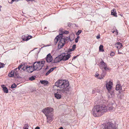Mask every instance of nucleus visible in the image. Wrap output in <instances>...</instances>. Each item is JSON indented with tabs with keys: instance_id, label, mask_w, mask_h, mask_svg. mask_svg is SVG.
Here are the masks:
<instances>
[{
	"instance_id": "nucleus-52",
	"label": "nucleus",
	"mask_w": 129,
	"mask_h": 129,
	"mask_svg": "<svg viewBox=\"0 0 129 129\" xmlns=\"http://www.w3.org/2000/svg\"><path fill=\"white\" fill-rule=\"evenodd\" d=\"M27 1H34V0H26Z\"/></svg>"
},
{
	"instance_id": "nucleus-16",
	"label": "nucleus",
	"mask_w": 129,
	"mask_h": 129,
	"mask_svg": "<svg viewBox=\"0 0 129 129\" xmlns=\"http://www.w3.org/2000/svg\"><path fill=\"white\" fill-rule=\"evenodd\" d=\"M59 93V92L57 91V92L55 93L54 94L55 97L58 99H60L62 96Z\"/></svg>"
},
{
	"instance_id": "nucleus-10",
	"label": "nucleus",
	"mask_w": 129,
	"mask_h": 129,
	"mask_svg": "<svg viewBox=\"0 0 129 129\" xmlns=\"http://www.w3.org/2000/svg\"><path fill=\"white\" fill-rule=\"evenodd\" d=\"M46 61L48 63L52 62L53 57L50 53H49L47 55L46 58Z\"/></svg>"
},
{
	"instance_id": "nucleus-31",
	"label": "nucleus",
	"mask_w": 129,
	"mask_h": 129,
	"mask_svg": "<svg viewBox=\"0 0 129 129\" xmlns=\"http://www.w3.org/2000/svg\"><path fill=\"white\" fill-rule=\"evenodd\" d=\"M26 36L24 35H23L22 36V38L23 41H26Z\"/></svg>"
},
{
	"instance_id": "nucleus-8",
	"label": "nucleus",
	"mask_w": 129,
	"mask_h": 129,
	"mask_svg": "<svg viewBox=\"0 0 129 129\" xmlns=\"http://www.w3.org/2000/svg\"><path fill=\"white\" fill-rule=\"evenodd\" d=\"M60 56L62 60L66 61L70 57L71 55L70 54H67L65 53H63L60 54Z\"/></svg>"
},
{
	"instance_id": "nucleus-26",
	"label": "nucleus",
	"mask_w": 129,
	"mask_h": 129,
	"mask_svg": "<svg viewBox=\"0 0 129 129\" xmlns=\"http://www.w3.org/2000/svg\"><path fill=\"white\" fill-rule=\"evenodd\" d=\"M9 76L11 77H13L14 76V73H13V71H11V73L9 74Z\"/></svg>"
},
{
	"instance_id": "nucleus-54",
	"label": "nucleus",
	"mask_w": 129,
	"mask_h": 129,
	"mask_svg": "<svg viewBox=\"0 0 129 129\" xmlns=\"http://www.w3.org/2000/svg\"><path fill=\"white\" fill-rule=\"evenodd\" d=\"M59 129H63L62 127H60Z\"/></svg>"
},
{
	"instance_id": "nucleus-44",
	"label": "nucleus",
	"mask_w": 129,
	"mask_h": 129,
	"mask_svg": "<svg viewBox=\"0 0 129 129\" xmlns=\"http://www.w3.org/2000/svg\"><path fill=\"white\" fill-rule=\"evenodd\" d=\"M59 31L61 32L62 33H63V32H64V31H63L62 29V28H60V29Z\"/></svg>"
},
{
	"instance_id": "nucleus-55",
	"label": "nucleus",
	"mask_w": 129,
	"mask_h": 129,
	"mask_svg": "<svg viewBox=\"0 0 129 129\" xmlns=\"http://www.w3.org/2000/svg\"><path fill=\"white\" fill-rule=\"evenodd\" d=\"M3 66H1L0 65V68H3Z\"/></svg>"
},
{
	"instance_id": "nucleus-45",
	"label": "nucleus",
	"mask_w": 129,
	"mask_h": 129,
	"mask_svg": "<svg viewBox=\"0 0 129 129\" xmlns=\"http://www.w3.org/2000/svg\"><path fill=\"white\" fill-rule=\"evenodd\" d=\"M78 56V55H77V56H74L73 58V59H72V60H73L74 59H75L76 58V57H77V56Z\"/></svg>"
},
{
	"instance_id": "nucleus-5",
	"label": "nucleus",
	"mask_w": 129,
	"mask_h": 129,
	"mask_svg": "<svg viewBox=\"0 0 129 129\" xmlns=\"http://www.w3.org/2000/svg\"><path fill=\"white\" fill-rule=\"evenodd\" d=\"M99 66L101 69H104L106 71L110 70L111 69L110 68L107 67V64L102 60L100 62Z\"/></svg>"
},
{
	"instance_id": "nucleus-27",
	"label": "nucleus",
	"mask_w": 129,
	"mask_h": 129,
	"mask_svg": "<svg viewBox=\"0 0 129 129\" xmlns=\"http://www.w3.org/2000/svg\"><path fill=\"white\" fill-rule=\"evenodd\" d=\"M35 76H32L29 78V80L31 81L35 79Z\"/></svg>"
},
{
	"instance_id": "nucleus-14",
	"label": "nucleus",
	"mask_w": 129,
	"mask_h": 129,
	"mask_svg": "<svg viewBox=\"0 0 129 129\" xmlns=\"http://www.w3.org/2000/svg\"><path fill=\"white\" fill-rule=\"evenodd\" d=\"M17 70V68H16L14 69V70H13V72L14 73V75H15V77L16 78H18L19 77Z\"/></svg>"
},
{
	"instance_id": "nucleus-25",
	"label": "nucleus",
	"mask_w": 129,
	"mask_h": 129,
	"mask_svg": "<svg viewBox=\"0 0 129 129\" xmlns=\"http://www.w3.org/2000/svg\"><path fill=\"white\" fill-rule=\"evenodd\" d=\"M99 50L103 52L104 51V50L103 49V46L102 45H100L99 47Z\"/></svg>"
},
{
	"instance_id": "nucleus-48",
	"label": "nucleus",
	"mask_w": 129,
	"mask_h": 129,
	"mask_svg": "<svg viewBox=\"0 0 129 129\" xmlns=\"http://www.w3.org/2000/svg\"><path fill=\"white\" fill-rule=\"evenodd\" d=\"M0 65L1 66H3L4 67V64L3 63H1L0 62Z\"/></svg>"
},
{
	"instance_id": "nucleus-7",
	"label": "nucleus",
	"mask_w": 129,
	"mask_h": 129,
	"mask_svg": "<svg viewBox=\"0 0 129 129\" xmlns=\"http://www.w3.org/2000/svg\"><path fill=\"white\" fill-rule=\"evenodd\" d=\"M66 43L65 39L62 38L59 41L58 46V49L59 50Z\"/></svg>"
},
{
	"instance_id": "nucleus-39",
	"label": "nucleus",
	"mask_w": 129,
	"mask_h": 129,
	"mask_svg": "<svg viewBox=\"0 0 129 129\" xmlns=\"http://www.w3.org/2000/svg\"><path fill=\"white\" fill-rule=\"evenodd\" d=\"M103 78V77L102 76H99L98 77V79H101Z\"/></svg>"
},
{
	"instance_id": "nucleus-3",
	"label": "nucleus",
	"mask_w": 129,
	"mask_h": 129,
	"mask_svg": "<svg viewBox=\"0 0 129 129\" xmlns=\"http://www.w3.org/2000/svg\"><path fill=\"white\" fill-rule=\"evenodd\" d=\"M45 61H37L34 62L33 66L35 70H39L41 69L45 63Z\"/></svg>"
},
{
	"instance_id": "nucleus-47",
	"label": "nucleus",
	"mask_w": 129,
	"mask_h": 129,
	"mask_svg": "<svg viewBox=\"0 0 129 129\" xmlns=\"http://www.w3.org/2000/svg\"><path fill=\"white\" fill-rule=\"evenodd\" d=\"M35 129H40V127L38 126H37L36 127Z\"/></svg>"
},
{
	"instance_id": "nucleus-42",
	"label": "nucleus",
	"mask_w": 129,
	"mask_h": 129,
	"mask_svg": "<svg viewBox=\"0 0 129 129\" xmlns=\"http://www.w3.org/2000/svg\"><path fill=\"white\" fill-rule=\"evenodd\" d=\"M96 38L97 39H100V35H98L96 37Z\"/></svg>"
},
{
	"instance_id": "nucleus-43",
	"label": "nucleus",
	"mask_w": 129,
	"mask_h": 129,
	"mask_svg": "<svg viewBox=\"0 0 129 129\" xmlns=\"http://www.w3.org/2000/svg\"><path fill=\"white\" fill-rule=\"evenodd\" d=\"M71 25V23H69L68 24V26L69 27H70Z\"/></svg>"
},
{
	"instance_id": "nucleus-37",
	"label": "nucleus",
	"mask_w": 129,
	"mask_h": 129,
	"mask_svg": "<svg viewBox=\"0 0 129 129\" xmlns=\"http://www.w3.org/2000/svg\"><path fill=\"white\" fill-rule=\"evenodd\" d=\"M69 32L68 31L65 30L63 32V34H67L69 33Z\"/></svg>"
},
{
	"instance_id": "nucleus-17",
	"label": "nucleus",
	"mask_w": 129,
	"mask_h": 129,
	"mask_svg": "<svg viewBox=\"0 0 129 129\" xmlns=\"http://www.w3.org/2000/svg\"><path fill=\"white\" fill-rule=\"evenodd\" d=\"M46 116L47 117V122L50 123L53 120L51 116L50 115Z\"/></svg>"
},
{
	"instance_id": "nucleus-32",
	"label": "nucleus",
	"mask_w": 129,
	"mask_h": 129,
	"mask_svg": "<svg viewBox=\"0 0 129 129\" xmlns=\"http://www.w3.org/2000/svg\"><path fill=\"white\" fill-rule=\"evenodd\" d=\"M74 50H73L72 48L69 49L68 50V54H70L71 53H70V52L73 51Z\"/></svg>"
},
{
	"instance_id": "nucleus-20",
	"label": "nucleus",
	"mask_w": 129,
	"mask_h": 129,
	"mask_svg": "<svg viewBox=\"0 0 129 129\" xmlns=\"http://www.w3.org/2000/svg\"><path fill=\"white\" fill-rule=\"evenodd\" d=\"M111 14L112 15H113L115 17H117V13L116 11V10L114 9L111 10Z\"/></svg>"
},
{
	"instance_id": "nucleus-13",
	"label": "nucleus",
	"mask_w": 129,
	"mask_h": 129,
	"mask_svg": "<svg viewBox=\"0 0 129 129\" xmlns=\"http://www.w3.org/2000/svg\"><path fill=\"white\" fill-rule=\"evenodd\" d=\"M27 67V69L26 71H27L29 73H31L33 71H35V70L33 66H28Z\"/></svg>"
},
{
	"instance_id": "nucleus-49",
	"label": "nucleus",
	"mask_w": 129,
	"mask_h": 129,
	"mask_svg": "<svg viewBox=\"0 0 129 129\" xmlns=\"http://www.w3.org/2000/svg\"><path fill=\"white\" fill-rule=\"evenodd\" d=\"M2 88H4L5 87H6V86H5V85H2Z\"/></svg>"
},
{
	"instance_id": "nucleus-23",
	"label": "nucleus",
	"mask_w": 129,
	"mask_h": 129,
	"mask_svg": "<svg viewBox=\"0 0 129 129\" xmlns=\"http://www.w3.org/2000/svg\"><path fill=\"white\" fill-rule=\"evenodd\" d=\"M109 91L110 93L112 96H113L115 95V92L112 89H111L109 90Z\"/></svg>"
},
{
	"instance_id": "nucleus-51",
	"label": "nucleus",
	"mask_w": 129,
	"mask_h": 129,
	"mask_svg": "<svg viewBox=\"0 0 129 129\" xmlns=\"http://www.w3.org/2000/svg\"><path fill=\"white\" fill-rule=\"evenodd\" d=\"M99 75L98 74H96L95 75V77H98V76Z\"/></svg>"
},
{
	"instance_id": "nucleus-35",
	"label": "nucleus",
	"mask_w": 129,
	"mask_h": 129,
	"mask_svg": "<svg viewBox=\"0 0 129 129\" xmlns=\"http://www.w3.org/2000/svg\"><path fill=\"white\" fill-rule=\"evenodd\" d=\"M28 126L27 125L25 124L23 129H28Z\"/></svg>"
},
{
	"instance_id": "nucleus-1",
	"label": "nucleus",
	"mask_w": 129,
	"mask_h": 129,
	"mask_svg": "<svg viewBox=\"0 0 129 129\" xmlns=\"http://www.w3.org/2000/svg\"><path fill=\"white\" fill-rule=\"evenodd\" d=\"M55 85L61 89L57 90L60 93H63L66 95L71 93V89L69 86V84L68 80H58L55 83Z\"/></svg>"
},
{
	"instance_id": "nucleus-33",
	"label": "nucleus",
	"mask_w": 129,
	"mask_h": 129,
	"mask_svg": "<svg viewBox=\"0 0 129 129\" xmlns=\"http://www.w3.org/2000/svg\"><path fill=\"white\" fill-rule=\"evenodd\" d=\"M82 32V30H79L76 33V34L77 35H79Z\"/></svg>"
},
{
	"instance_id": "nucleus-56",
	"label": "nucleus",
	"mask_w": 129,
	"mask_h": 129,
	"mask_svg": "<svg viewBox=\"0 0 129 129\" xmlns=\"http://www.w3.org/2000/svg\"><path fill=\"white\" fill-rule=\"evenodd\" d=\"M103 73H104V74H103L104 75H105L106 74V72H103Z\"/></svg>"
},
{
	"instance_id": "nucleus-12",
	"label": "nucleus",
	"mask_w": 129,
	"mask_h": 129,
	"mask_svg": "<svg viewBox=\"0 0 129 129\" xmlns=\"http://www.w3.org/2000/svg\"><path fill=\"white\" fill-rule=\"evenodd\" d=\"M60 55L56 57L54 60L52 61V63H56L62 60V59L60 57H61Z\"/></svg>"
},
{
	"instance_id": "nucleus-22",
	"label": "nucleus",
	"mask_w": 129,
	"mask_h": 129,
	"mask_svg": "<svg viewBox=\"0 0 129 129\" xmlns=\"http://www.w3.org/2000/svg\"><path fill=\"white\" fill-rule=\"evenodd\" d=\"M28 65H25V63L24 64V66L21 69L23 70L24 71H27V69Z\"/></svg>"
},
{
	"instance_id": "nucleus-11",
	"label": "nucleus",
	"mask_w": 129,
	"mask_h": 129,
	"mask_svg": "<svg viewBox=\"0 0 129 129\" xmlns=\"http://www.w3.org/2000/svg\"><path fill=\"white\" fill-rule=\"evenodd\" d=\"M112 83L111 81H110L109 82L107 83L106 87L107 89L109 91V90L112 89Z\"/></svg>"
},
{
	"instance_id": "nucleus-53",
	"label": "nucleus",
	"mask_w": 129,
	"mask_h": 129,
	"mask_svg": "<svg viewBox=\"0 0 129 129\" xmlns=\"http://www.w3.org/2000/svg\"><path fill=\"white\" fill-rule=\"evenodd\" d=\"M95 91L94 90H93L92 92V93H95Z\"/></svg>"
},
{
	"instance_id": "nucleus-6",
	"label": "nucleus",
	"mask_w": 129,
	"mask_h": 129,
	"mask_svg": "<svg viewBox=\"0 0 129 129\" xmlns=\"http://www.w3.org/2000/svg\"><path fill=\"white\" fill-rule=\"evenodd\" d=\"M53 110V109L52 108L47 107L43 109L42 111L46 116H47L49 115L48 114L51 113Z\"/></svg>"
},
{
	"instance_id": "nucleus-24",
	"label": "nucleus",
	"mask_w": 129,
	"mask_h": 129,
	"mask_svg": "<svg viewBox=\"0 0 129 129\" xmlns=\"http://www.w3.org/2000/svg\"><path fill=\"white\" fill-rule=\"evenodd\" d=\"M3 90L4 92L7 93L8 92V90L6 87L3 88Z\"/></svg>"
},
{
	"instance_id": "nucleus-59",
	"label": "nucleus",
	"mask_w": 129,
	"mask_h": 129,
	"mask_svg": "<svg viewBox=\"0 0 129 129\" xmlns=\"http://www.w3.org/2000/svg\"><path fill=\"white\" fill-rule=\"evenodd\" d=\"M99 91H100L99 90H98V91H97V92H99Z\"/></svg>"
},
{
	"instance_id": "nucleus-4",
	"label": "nucleus",
	"mask_w": 129,
	"mask_h": 129,
	"mask_svg": "<svg viewBox=\"0 0 129 129\" xmlns=\"http://www.w3.org/2000/svg\"><path fill=\"white\" fill-rule=\"evenodd\" d=\"M103 129H118L116 127V124L109 121L104 124Z\"/></svg>"
},
{
	"instance_id": "nucleus-58",
	"label": "nucleus",
	"mask_w": 129,
	"mask_h": 129,
	"mask_svg": "<svg viewBox=\"0 0 129 129\" xmlns=\"http://www.w3.org/2000/svg\"><path fill=\"white\" fill-rule=\"evenodd\" d=\"M48 68V67H47L46 68H45V70H46Z\"/></svg>"
},
{
	"instance_id": "nucleus-34",
	"label": "nucleus",
	"mask_w": 129,
	"mask_h": 129,
	"mask_svg": "<svg viewBox=\"0 0 129 129\" xmlns=\"http://www.w3.org/2000/svg\"><path fill=\"white\" fill-rule=\"evenodd\" d=\"M80 37L79 36H78L77 38L75 39V42L76 43H77L78 42V39Z\"/></svg>"
},
{
	"instance_id": "nucleus-46",
	"label": "nucleus",
	"mask_w": 129,
	"mask_h": 129,
	"mask_svg": "<svg viewBox=\"0 0 129 129\" xmlns=\"http://www.w3.org/2000/svg\"><path fill=\"white\" fill-rule=\"evenodd\" d=\"M118 53L119 54H122V53L119 51L118 50Z\"/></svg>"
},
{
	"instance_id": "nucleus-9",
	"label": "nucleus",
	"mask_w": 129,
	"mask_h": 129,
	"mask_svg": "<svg viewBox=\"0 0 129 129\" xmlns=\"http://www.w3.org/2000/svg\"><path fill=\"white\" fill-rule=\"evenodd\" d=\"M63 36L62 34H60L59 35L57 36L54 40V44L55 45H56L59 40H60V39L61 38H63Z\"/></svg>"
},
{
	"instance_id": "nucleus-30",
	"label": "nucleus",
	"mask_w": 129,
	"mask_h": 129,
	"mask_svg": "<svg viewBox=\"0 0 129 129\" xmlns=\"http://www.w3.org/2000/svg\"><path fill=\"white\" fill-rule=\"evenodd\" d=\"M17 86V85L15 83H14L12 84L11 87V88H16Z\"/></svg>"
},
{
	"instance_id": "nucleus-2",
	"label": "nucleus",
	"mask_w": 129,
	"mask_h": 129,
	"mask_svg": "<svg viewBox=\"0 0 129 129\" xmlns=\"http://www.w3.org/2000/svg\"><path fill=\"white\" fill-rule=\"evenodd\" d=\"M107 108L104 105H97L95 106L92 109L91 113L94 117H99L102 113L107 111Z\"/></svg>"
},
{
	"instance_id": "nucleus-60",
	"label": "nucleus",
	"mask_w": 129,
	"mask_h": 129,
	"mask_svg": "<svg viewBox=\"0 0 129 129\" xmlns=\"http://www.w3.org/2000/svg\"><path fill=\"white\" fill-rule=\"evenodd\" d=\"M34 91V90H33L32 91Z\"/></svg>"
},
{
	"instance_id": "nucleus-40",
	"label": "nucleus",
	"mask_w": 129,
	"mask_h": 129,
	"mask_svg": "<svg viewBox=\"0 0 129 129\" xmlns=\"http://www.w3.org/2000/svg\"><path fill=\"white\" fill-rule=\"evenodd\" d=\"M115 53L114 52H112L110 54L111 56H113L114 55Z\"/></svg>"
},
{
	"instance_id": "nucleus-38",
	"label": "nucleus",
	"mask_w": 129,
	"mask_h": 129,
	"mask_svg": "<svg viewBox=\"0 0 129 129\" xmlns=\"http://www.w3.org/2000/svg\"><path fill=\"white\" fill-rule=\"evenodd\" d=\"M76 45L75 44H74L72 46V48L74 50L76 48Z\"/></svg>"
},
{
	"instance_id": "nucleus-50",
	"label": "nucleus",
	"mask_w": 129,
	"mask_h": 129,
	"mask_svg": "<svg viewBox=\"0 0 129 129\" xmlns=\"http://www.w3.org/2000/svg\"><path fill=\"white\" fill-rule=\"evenodd\" d=\"M12 0L11 2L10 3L11 4H12L13 3V2H14V1H15V0Z\"/></svg>"
},
{
	"instance_id": "nucleus-61",
	"label": "nucleus",
	"mask_w": 129,
	"mask_h": 129,
	"mask_svg": "<svg viewBox=\"0 0 129 129\" xmlns=\"http://www.w3.org/2000/svg\"><path fill=\"white\" fill-rule=\"evenodd\" d=\"M103 71V72H104V71Z\"/></svg>"
},
{
	"instance_id": "nucleus-19",
	"label": "nucleus",
	"mask_w": 129,
	"mask_h": 129,
	"mask_svg": "<svg viewBox=\"0 0 129 129\" xmlns=\"http://www.w3.org/2000/svg\"><path fill=\"white\" fill-rule=\"evenodd\" d=\"M116 46L117 49H118L122 48L123 46L121 43L120 42H118L116 44Z\"/></svg>"
},
{
	"instance_id": "nucleus-57",
	"label": "nucleus",
	"mask_w": 129,
	"mask_h": 129,
	"mask_svg": "<svg viewBox=\"0 0 129 129\" xmlns=\"http://www.w3.org/2000/svg\"><path fill=\"white\" fill-rule=\"evenodd\" d=\"M101 76H102L103 77V78L104 77V75H102Z\"/></svg>"
},
{
	"instance_id": "nucleus-15",
	"label": "nucleus",
	"mask_w": 129,
	"mask_h": 129,
	"mask_svg": "<svg viewBox=\"0 0 129 129\" xmlns=\"http://www.w3.org/2000/svg\"><path fill=\"white\" fill-rule=\"evenodd\" d=\"M115 89L117 90H119V93H121L120 91L122 90L121 86L120 84H117L116 85Z\"/></svg>"
},
{
	"instance_id": "nucleus-28",
	"label": "nucleus",
	"mask_w": 129,
	"mask_h": 129,
	"mask_svg": "<svg viewBox=\"0 0 129 129\" xmlns=\"http://www.w3.org/2000/svg\"><path fill=\"white\" fill-rule=\"evenodd\" d=\"M32 37L31 36H27L26 37V41H28V40L32 38Z\"/></svg>"
},
{
	"instance_id": "nucleus-21",
	"label": "nucleus",
	"mask_w": 129,
	"mask_h": 129,
	"mask_svg": "<svg viewBox=\"0 0 129 129\" xmlns=\"http://www.w3.org/2000/svg\"><path fill=\"white\" fill-rule=\"evenodd\" d=\"M40 82L42 84L44 85H47L48 83V82L47 80H40Z\"/></svg>"
},
{
	"instance_id": "nucleus-41",
	"label": "nucleus",
	"mask_w": 129,
	"mask_h": 129,
	"mask_svg": "<svg viewBox=\"0 0 129 129\" xmlns=\"http://www.w3.org/2000/svg\"><path fill=\"white\" fill-rule=\"evenodd\" d=\"M69 40H70L71 41H72V40H71L70 38H67L66 39H65L66 41H68Z\"/></svg>"
},
{
	"instance_id": "nucleus-36",
	"label": "nucleus",
	"mask_w": 129,
	"mask_h": 129,
	"mask_svg": "<svg viewBox=\"0 0 129 129\" xmlns=\"http://www.w3.org/2000/svg\"><path fill=\"white\" fill-rule=\"evenodd\" d=\"M23 65L22 64H20L19 66L17 68V69H18V70H20V69L23 66Z\"/></svg>"
},
{
	"instance_id": "nucleus-29",
	"label": "nucleus",
	"mask_w": 129,
	"mask_h": 129,
	"mask_svg": "<svg viewBox=\"0 0 129 129\" xmlns=\"http://www.w3.org/2000/svg\"><path fill=\"white\" fill-rule=\"evenodd\" d=\"M106 106V108H107V110H108V109L109 110H112V109L113 108V106H111V107H107Z\"/></svg>"
},
{
	"instance_id": "nucleus-18",
	"label": "nucleus",
	"mask_w": 129,
	"mask_h": 129,
	"mask_svg": "<svg viewBox=\"0 0 129 129\" xmlns=\"http://www.w3.org/2000/svg\"><path fill=\"white\" fill-rule=\"evenodd\" d=\"M56 67H54L51 68L50 69L46 74V76H47L50 73L52 72L56 68Z\"/></svg>"
}]
</instances>
